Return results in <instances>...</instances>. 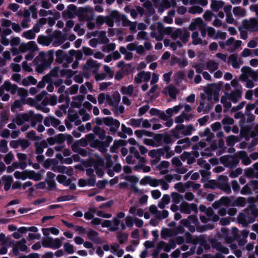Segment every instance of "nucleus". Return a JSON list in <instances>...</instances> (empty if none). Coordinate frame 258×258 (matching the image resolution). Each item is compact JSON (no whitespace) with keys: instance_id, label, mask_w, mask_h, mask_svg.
<instances>
[{"instance_id":"nucleus-58","label":"nucleus","mask_w":258,"mask_h":258,"mask_svg":"<svg viewBox=\"0 0 258 258\" xmlns=\"http://www.w3.org/2000/svg\"><path fill=\"white\" fill-rule=\"evenodd\" d=\"M23 36L26 39H33L35 37V33L32 31V30H29L23 33Z\"/></svg>"},{"instance_id":"nucleus-4","label":"nucleus","mask_w":258,"mask_h":258,"mask_svg":"<svg viewBox=\"0 0 258 258\" xmlns=\"http://www.w3.org/2000/svg\"><path fill=\"white\" fill-rule=\"evenodd\" d=\"M39 55L41 57L43 64L46 67H49L54 60V50L53 49L49 50L47 53L41 51L39 53Z\"/></svg>"},{"instance_id":"nucleus-22","label":"nucleus","mask_w":258,"mask_h":258,"mask_svg":"<svg viewBox=\"0 0 258 258\" xmlns=\"http://www.w3.org/2000/svg\"><path fill=\"white\" fill-rule=\"evenodd\" d=\"M169 96L173 99H176V95L178 93V89L173 85H170L166 87Z\"/></svg>"},{"instance_id":"nucleus-49","label":"nucleus","mask_w":258,"mask_h":258,"mask_svg":"<svg viewBox=\"0 0 258 258\" xmlns=\"http://www.w3.org/2000/svg\"><path fill=\"white\" fill-rule=\"evenodd\" d=\"M142 118L139 119H135V118H131L130 121V124L134 127H139L141 126V123L142 121Z\"/></svg>"},{"instance_id":"nucleus-18","label":"nucleus","mask_w":258,"mask_h":258,"mask_svg":"<svg viewBox=\"0 0 258 258\" xmlns=\"http://www.w3.org/2000/svg\"><path fill=\"white\" fill-rule=\"evenodd\" d=\"M2 180L5 182L4 189L5 191H8L11 186L13 181V178L12 175H4L2 177Z\"/></svg>"},{"instance_id":"nucleus-41","label":"nucleus","mask_w":258,"mask_h":258,"mask_svg":"<svg viewBox=\"0 0 258 258\" xmlns=\"http://www.w3.org/2000/svg\"><path fill=\"white\" fill-rule=\"evenodd\" d=\"M18 95L21 97L22 103L25 101V98L28 96V92L27 89L23 88H19L18 91Z\"/></svg>"},{"instance_id":"nucleus-23","label":"nucleus","mask_w":258,"mask_h":258,"mask_svg":"<svg viewBox=\"0 0 258 258\" xmlns=\"http://www.w3.org/2000/svg\"><path fill=\"white\" fill-rule=\"evenodd\" d=\"M184 129V125L181 124L177 125L175 128L172 130L171 133L172 136L176 139H178L180 138L179 131H181Z\"/></svg>"},{"instance_id":"nucleus-12","label":"nucleus","mask_w":258,"mask_h":258,"mask_svg":"<svg viewBox=\"0 0 258 258\" xmlns=\"http://www.w3.org/2000/svg\"><path fill=\"white\" fill-rule=\"evenodd\" d=\"M85 234L87 235V236L90 240L95 243L98 244L101 243L100 238L97 237L99 234L96 231L91 228H88V231H86Z\"/></svg>"},{"instance_id":"nucleus-38","label":"nucleus","mask_w":258,"mask_h":258,"mask_svg":"<svg viewBox=\"0 0 258 258\" xmlns=\"http://www.w3.org/2000/svg\"><path fill=\"white\" fill-rule=\"evenodd\" d=\"M188 11V13L191 14H196L197 13L200 14L203 12V9L199 6H194L189 8Z\"/></svg>"},{"instance_id":"nucleus-25","label":"nucleus","mask_w":258,"mask_h":258,"mask_svg":"<svg viewBox=\"0 0 258 258\" xmlns=\"http://www.w3.org/2000/svg\"><path fill=\"white\" fill-rule=\"evenodd\" d=\"M246 204V200L244 198L239 197L235 200L233 201L232 206L233 207H243Z\"/></svg>"},{"instance_id":"nucleus-52","label":"nucleus","mask_w":258,"mask_h":258,"mask_svg":"<svg viewBox=\"0 0 258 258\" xmlns=\"http://www.w3.org/2000/svg\"><path fill=\"white\" fill-rule=\"evenodd\" d=\"M75 198V196L73 195H65L61 196L57 198V201L58 202L68 201L73 200Z\"/></svg>"},{"instance_id":"nucleus-51","label":"nucleus","mask_w":258,"mask_h":258,"mask_svg":"<svg viewBox=\"0 0 258 258\" xmlns=\"http://www.w3.org/2000/svg\"><path fill=\"white\" fill-rule=\"evenodd\" d=\"M219 188L224 191L227 194H229L231 192V187L227 182L222 183Z\"/></svg>"},{"instance_id":"nucleus-33","label":"nucleus","mask_w":258,"mask_h":258,"mask_svg":"<svg viewBox=\"0 0 258 258\" xmlns=\"http://www.w3.org/2000/svg\"><path fill=\"white\" fill-rule=\"evenodd\" d=\"M233 13L235 16L244 17L245 15V10L240 7H235L233 9Z\"/></svg>"},{"instance_id":"nucleus-54","label":"nucleus","mask_w":258,"mask_h":258,"mask_svg":"<svg viewBox=\"0 0 258 258\" xmlns=\"http://www.w3.org/2000/svg\"><path fill=\"white\" fill-rule=\"evenodd\" d=\"M8 142L5 140H2L0 142V152L3 153H6L8 151L7 148Z\"/></svg>"},{"instance_id":"nucleus-8","label":"nucleus","mask_w":258,"mask_h":258,"mask_svg":"<svg viewBox=\"0 0 258 258\" xmlns=\"http://www.w3.org/2000/svg\"><path fill=\"white\" fill-rule=\"evenodd\" d=\"M125 179L132 184L131 185V188L135 194H143V191L138 188L136 184L139 181V179L135 175L127 176L125 177Z\"/></svg>"},{"instance_id":"nucleus-10","label":"nucleus","mask_w":258,"mask_h":258,"mask_svg":"<svg viewBox=\"0 0 258 258\" xmlns=\"http://www.w3.org/2000/svg\"><path fill=\"white\" fill-rule=\"evenodd\" d=\"M138 77H135V81L137 84H140L142 82V79L145 82H148L151 78V73L149 72L141 71L138 73Z\"/></svg>"},{"instance_id":"nucleus-34","label":"nucleus","mask_w":258,"mask_h":258,"mask_svg":"<svg viewBox=\"0 0 258 258\" xmlns=\"http://www.w3.org/2000/svg\"><path fill=\"white\" fill-rule=\"evenodd\" d=\"M177 144L178 145H181L183 144H185V145L182 146L183 149H186L189 146H190L191 143V141L189 138L186 137L182 139L179 140Z\"/></svg>"},{"instance_id":"nucleus-5","label":"nucleus","mask_w":258,"mask_h":258,"mask_svg":"<svg viewBox=\"0 0 258 258\" xmlns=\"http://www.w3.org/2000/svg\"><path fill=\"white\" fill-rule=\"evenodd\" d=\"M105 23L110 27L114 26V21L119 22L121 20V17L116 10L112 11L110 14L105 16Z\"/></svg>"},{"instance_id":"nucleus-14","label":"nucleus","mask_w":258,"mask_h":258,"mask_svg":"<svg viewBox=\"0 0 258 258\" xmlns=\"http://www.w3.org/2000/svg\"><path fill=\"white\" fill-rule=\"evenodd\" d=\"M77 7L74 4H70L67 7V10L64 11L62 14L63 18L67 17L72 19L74 17V15L76 13Z\"/></svg>"},{"instance_id":"nucleus-64","label":"nucleus","mask_w":258,"mask_h":258,"mask_svg":"<svg viewBox=\"0 0 258 258\" xmlns=\"http://www.w3.org/2000/svg\"><path fill=\"white\" fill-rule=\"evenodd\" d=\"M249 208L250 210L251 216L256 218L258 217V209L255 205H249Z\"/></svg>"},{"instance_id":"nucleus-2","label":"nucleus","mask_w":258,"mask_h":258,"mask_svg":"<svg viewBox=\"0 0 258 258\" xmlns=\"http://www.w3.org/2000/svg\"><path fill=\"white\" fill-rule=\"evenodd\" d=\"M42 245L44 247L56 249L60 247L62 242L58 238L54 239L52 237L48 236L46 239H43Z\"/></svg>"},{"instance_id":"nucleus-56","label":"nucleus","mask_w":258,"mask_h":258,"mask_svg":"<svg viewBox=\"0 0 258 258\" xmlns=\"http://www.w3.org/2000/svg\"><path fill=\"white\" fill-rule=\"evenodd\" d=\"M63 247L64 251L69 254H73L74 252V246L70 243H65Z\"/></svg>"},{"instance_id":"nucleus-36","label":"nucleus","mask_w":258,"mask_h":258,"mask_svg":"<svg viewBox=\"0 0 258 258\" xmlns=\"http://www.w3.org/2000/svg\"><path fill=\"white\" fill-rule=\"evenodd\" d=\"M26 240L25 239L22 238L21 240L18 241L16 245L21 251H25L28 249V247L26 245Z\"/></svg>"},{"instance_id":"nucleus-44","label":"nucleus","mask_w":258,"mask_h":258,"mask_svg":"<svg viewBox=\"0 0 258 258\" xmlns=\"http://www.w3.org/2000/svg\"><path fill=\"white\" fill-rule=\"evenodd\" d=\"M169 150H170V147L168 145H165L162 148L157 149V156L159 157L163 156L166 151H168Z\"/></svg>"},{"instance_id":"nucleus-13","label":"nucleus","mask_w":258,"mask_h":258,"mask_svg":"<svg viewBox=\"0 0 258 258\" xmlns=\"http://www.w3.org/2000/svg\"><path fill=\"white\" fill-rule=\"evenodd\" d=\"M100 67L99 63H97L96 60H94L91 58L89 59L86 64L83 66V70H88L90 69H94V71H97Z\"/></svg>"},{"instance_id":"nucleus-60","label":"nucleus","mask_w":258,"mask_h":258,"mask_svg":"<svg viewBox=\"0 0 258 258\" xmlns=\"http://www.w3.org/2000/svg\"><path fill=\"white\" fill-rule=\"evenodd\" d=\"M115 44L113 43H109L102 47V51L104 52H109L113 51L115 49Z\"/></svg>"},{"instance_id":"nucleus-61","label":"nucleus","mask_w":258,"mask_h":258,"mask_svg":"<svg viewBox=\"0 0 258 258\" xmlns=\"http://www.w3.org/2000/svg\"><path fill=\"white\" fill-rule=\"evenodd\" d=\"M242 172V169L240 168H237L234 171H232L230 173L229 176L231 178H236L238 177V175L241 174Z\"/></svg>"},{"instance_id":"nucleus-21","label":"nucleus","mask_w":258,"mask_h":258,"mask_svg":"<svg viewBox=\"0 0 258 258\" xmlns=\"http://www.w3.org/2000/svg\"><path fill=\"white\" fill-rule=\"evenodd\" d=\"M52 41V39L49 36V37L44 35H39L37 38V42L39 44L48 46Z\"/></svg>"},{"instance_id":"nucleus-11","label":"nucleus","mask_w":258,"mask_h":258,"mask_svg":"<svg viewBox=\"0 0 258 258\" xmlns=\"http://www.w3.org/2000/svg\"><path fill=\"white\" fill-rule=\"evenodd\" d=\"M206 26V24L204 22L202 19L200 17H198L196 18L194 21L190 24L189 29L190 31H194L197 29L198 26L200 28H202V27H205Z\"/></svg>"},{"instance_id":"nucleus-28","label":"nucleus","mask_w":258,"mask_h":258,"mask_svg":"<svg viewBox=\"0 0 258 258\" xmlns=\"http://www.w3.org/2000/svg\"><path fill=\"white\" fill-rule=\"evenodd\" d=\"M234 199L233 197H227L223 196L220 198L222 205L226 207L232 206L233 203L232 200Z\"/></svg>"},{"instance_id":"nucleus-29","label":"nucleus","mask_w":258,"mask_h":258,"mask_svg":"<svg viewBox=\"0 0 258 258\" xmlns=\"http://www.w3.org/2000/svg\"><path fill=\"white\" fill-rule=\"evenodd\" d=\"M69 112L68 118L70 122H74L79 118V116L73 109L69 108Z\"/></svg>"},{"instance_id":"nucleus-43","label":"nucleus","mask_w":258,"mask_h":258,"mask_svg":"<svg viewBox=\"0 0 258 258\" xmlns=\"http://www.w3.org/2000/svg\"><path fill=\"white\" fill-rule=\"evenodd\" d=\"M237 221L239 224H241L244 226H246L248 224L247 220L246 218V216L243 213H240L239 214L237 218Z\"/></svg>"},{"instance_id":"nucleus-20","label":"nucleus","mask_w":258,"mask_h":258,"mask_svg":"<svg viewBox=\"0 0 258 258\" xmlns=\"http://www.w3.org/2000/svg\"><path fill=\"white\" fill-rule=\"evenodd\" d=\"M239 159H242V163L244 165H249L251 161L249 157L247 156V153L244 151H238Z\"/></svg>"},{"instance_id":"nucleus-55","label":"nucleus","mask_w":258,"mask_h":258,"mask_svg":"<svg viewBox=\"0 0 258 258\" xmlns=\"http://www.w3.org/2000/svg\"><path fill=\"white\" fill-rule=\"evenodd\" d=\"M119 147L120 146L117 140H115L113 145L110 148V151L112 153H117Z\"/></svg>"},{"instance_id":"nucleus-46","label":"nucleus","mask_w":258,"mask_h":258,"mask_svg":"<svg viewBox=\"0 0 258 258\" xmlns=\"http://www.w3.org/2000/svg\"><path fill=\"white\" fill-rule=\"evenodd\" d=\"M62 33L60 30H55L53 32L52 34L50 35V37L52 39V38H55L56 39L57 41L55 42H57L58 43L59 41L60 40V38H61L62 36Z\"/></svg>"},{"instance_id":"nucleus-32","label":"nucleus","mask_w":258,"mask_h":258,"mask_svg":"<svg viewBox=\"0 0 258 258\" xmlns=\"http://www.w3.org/2000/svg\"><path fill=\"white\" fill-rule=\"evenodd\" d=\"M230 158H231L232 160H229V165L230 166H236L239 162L238 152L234 155H230Z\"/></svg>"},{"instance_id":"nucleus-57","label":"nucleus","mask_w":258,"mask_h":258,"mask_svg":"<svg viewBox=\"0 0 258 258\" xmlns=\"http://www.w3.org/2000/svg\"><path fill=\"white\" fill-rule=\"evenodd\" d=\"M28 50L32 52L36 51L38 49V46L34 41H29L27 43Z\"/></svg>"},{"instance_id":"nucleus-50","label":"nucleus","mask_w":258,"mask_h":258,"mask_svg":"<svg viewBox=\"0 0 258 258\" xmlns=\"http://www.w3.org/2000/svg\"><path fill=\"white\" fill-rule=\"evenodd\" d=\"M112 96V99L114 100V107H117L120 101V95L119 92L117 91H116L113 93Z\"/></svg>"},{"instance_id":"nucleus-7","label":"nucleus","mask_w":258,"mask_h":258,"mask_svg":"<svg viewBox=\"0 0 258 258\" xmlns=\"http://www.w3.org/2000/svg\"><path fill=\"white\" fill-rule=\"evenodd\" d=\"M242 88L240 86V88L235 89L234 91H232L230 93L225 92V95L227 98L232 101L233 103H236L241 98L242 93Z\"/></svg>"},{"instance_id":"nucleus-16","label":"nucleus","mask_w":258,"mask_h":258,"mask_svg":"<svg viewBox=\"0 0 258 258\" xmlns=\"http://www.w3.org/2000/svg\"><path fill=\"white\" fill-rule=\"evenodd\" d=\"M242 25L245 29H248L249 27L254 29L258 27V21L254 18H251L249 21L245 19L242 21Z\"/></svg>"},{"instance_id":"nucleus-35","label":"nucleus","mask_w":258,"mask_h":258,"mask_svg":"<svg viewBox=\"0 0 258 258\" xmlns=\"http://www.w3.org/2000/svg\"><path fill=\"white\" fill-rule=\"evenodd\" d=\"M69 54L75 56L76 60H80L82 58L83 53L80 50H75L74 49L70 50Z\"/></svg>"},{"instance_id":"nucleus-40","label":"nucleus","mask_w":258,"mask_h":258,"mask_svg":"<svg viewBox=\"0 0 258 258\" xmlns=\"http://www.w3.org/2000/svg\"><path fill=\"white\" fill-rule=\"evenodd\" d=\"M194 130H195L194 126L192 124H189L186 126H184V129L182 130L181 133L184 136H189Z\"/></svg>"},{"instance_id":"nucleus-15","label":"nucleus","mask_w":258,"mask_h":258,"mask_svg":"<svg viewBox=\"0 0 258 258\" xmlns=\"http://www.w3.org/2000/svg\"><path fill=\"white\" fill-rule=\"evenodd\" d=\"M212 247L213 248H215L217 250L220 251L224 254H228L229 249L227 247L224 246L219 241H212L211 242Z\"/></svg>"},{"instance_id":"nucleus-39","label":"nucleus","mask_w":258,"mask_h":258,"mask_svg":"<svg viewBox=\"0 0 258 258\" xmlns=\"http://www.w3.org/2000/svg\"><path fill=\"white\" fill-rule=\"evenodd\" d=\"M172 201L175 204H179L181 200L183 199V196L178 192H173L171 194Z\"/></svg>"},{"instance_id":"nucleus-27","label":"nucleus","mask_w":258,"mask_h":258,"mask_svg":"<svg viewBox=\"0 0 258 258\" xmlns=\"http://www.w3.org/2000/svg\"><path fill=\"white\" fill-rule=\"evenodd\" d=\"M120 126V122L116 119H114L111 125L110 126L109 132L112 135H114L117 132Z\"/></svg>"},{"instance_id":"nucleus-48","label":"nucleus","mask_w":258,"mask_h":258,"mask_svg":"<svg viewBox=\"0 0 258 258\" xmlns=\"http://www.w3.org/2000/svg\"><path fill=\"white\" fill-rule=\"evenodd\" d=\"M207 67L209 70L215 71L218 69V63L213 60H209L207 63Z\"/></svg>"},{"instance_id":"nucleus-62","label":"nucleus","mask_w":258,"mask_h":258,"mask_svg":"<svg viewBox=\"0 0 258 258\" xmlns=\"http://www.w3.org/2000/svg\"><path fill=\"white\" fill-rule=\"evenodd\" d=\"M14 155L12 152H9L4 157V161L7 164H10L14 159Z\"/></svg>"},{"instance_id":"nucleus-47","label":"nucleus","mask_w":258,"mask_h":258,"mask_svg":"<svg viewBox=\"0 0 258 258\" xmlns=\"http://www.w3.org/2000/svg\"><path fill=\"white\" fill-rule=\"evenodd\" d=\"M26 170L24 172H20L17 171L14 173V176L17 179H21L22 180H25L27 179L26 176Z\"/></svg>"},{"instance_id":"nucleus-3","label":"nucleus","mask_w":258,"mask_h":258,"mask_svg":"<svg viewBox=\"0 0 258 258\" xmlns=\"http://www.w3.org/2000/svg\"><path fill=\"white\" fill-rule=\"evenodd\" d=\"M33 115L34 111L31 110H29L28 113H18L16 115L15 119H13L12 121L15 122L18 125L20 126L23 125L25 121H29L31 116Z\"/></svg>"},{"instance_id":"nucleus-9","label":"nucleus","mask_w":258,"mask_h":258,"mask_svg":"<svg viewBox=\"0 0 258 258\" xmlns=\"http://www.w3.org/2000/svg\"><path fill=\"white\" fill-rule=\"evenodd\" d=\"M223 85L222 82H219L218 83H212L209 84V87L205 91L206 94L207 96V99L208 101H211L212 99L213 95V88L214 87L218 90H220Z\"/></svg>"},{"instance_id":"nucleus-17","label":"nucleus","mask_w":258,"mask_h":258,"mask_svg":"<svg viewBox=\"0 0 258 258\" xmlns=\"http://www.w3.org/2000/svg\"><path fill=\"white\" fill-rule=\"evenodd\" d=\"M34 146L36 148L35 153L37 155L42 154L44 151V149L48 147V144L45 140H42L40 143L35 142Z\"/></svg>"},{"instance_id":"nucleus-63","label":"nucleus","mask_w":258,"mask_h":258,"mask_svg":"<svg viewBox=\"0 0 258 258\" xmlns=\"http://www.w3.org/2000/svg\"><path fill=\"white\" fill-rule=\"evenodd\" d=\"M56 143L62 144L66 141V136L63 134H58L55 136Z\"/></svg>"},{"instance_id":"nucleus-24","label":"nucleus","mask_w":258,"mask_h":258,"mask_svg":"<svg viewBox=\"0 0 258 258\" xmlns=\"http://www.w3.org/2000/svg\"><path fill=\"white\" fill-rule=\"evenodd\" d=\"M56 62L61 63L65 60V56H67V54L64 53V51L61 49H59L56 51Z\"/></svg>"},{"instance_id":"nucleus-45","label":"nucleus","mask_w":258,"mask_h":258,"mask_svg":"<svg viewBox=\"0 0 258 258\" xmlns=\"http://www.w3.org/2000/svg\"><path fill=\"white\" fill-rule=\"evenodd\" d=\"M91 211L93 212H96V214L98 216L103 217L105 218H110L111 217L112 215L109 213H105L104 212L102 211H97L96 209H94L93 210L91 209Z\"/></svg>"},{"instance_id":"nucleus-30","label":"nucleus","mask_w":258,"mask_h":258,"mask_svg":"<svg viewBox=\"0 0 258 258\" xmlns=\"http://www.w3.org/2000/svg\"><path fill=\"white\" fill-rule=\"evenodd\" d=\"M120 91L122 94H126L132 96L134 92V87L132 85H128L127 87L122 86Z\"/></svg>"},{"instance_id":"nucleus-53","label":"nucleus","mask_w":258,"mask_h":258,"mask_svg":"<svg viewBox=\"0 0 258 258\" xmlns=\"http://www.w3.org/2000/svg\"><path fill=\"white\" fill-rule=\"evenodd\" d=\"M161 247H160L161 248V249H163L164 251L166 252H170L171 248H170L169 245L165 241H160L159 242V246Z\"/></svg>"},{"instance_id":"nucleus-42","label":"nucleus","mask_w":258,"mask_h":258,"mask_svg":"<svg viewBox=\"0 0 258 258\" xmlns=\"http://www.w3.org/2000/svg\"><path fill=\"white\" fill-rule=\"evenodd\" d=\"M100 42L101 44H107L109 42V40L106 36V32L104 31H101L100 32L99 35Z\"/></svg>"},{"instance_id":"nucleus-37","label":"nucleus","mask_w":258,"mask_h":258,"mask_svg":"<svg viewBox=\"0 0 258 258\" xmlns=\"http://www.w3.org/2000/svg\"><path fill=\"white\" fill-rule=\"evenodd\" d=\"M128 234L127 233L119 232L117 235V238L120 244H123L128 239Z\"/></svg>"},{"instance_id":"nucleus-31","label":"nucleus","mask_w":258,"mask_h":258,"mask_svg":"<svg viewBox=\"0 0 258 258\" xmlns=\"http://www.w3.org/2000/svg\"><path fill=\"white\" fill-rule=\"evenodd\" d=\"M174 235L171 229L164 228L161 232V236L163 239H166L167 237Z\"/></svg>"},{"instance_id":"nucleus-6","label":"nucleus","mask_w":258,"mask_h":258,"mask_svg":"<svg viewBox=\"0 0 258 258\" xmlns=\"http://www.w3.org/2000/svg\"><path fill=\"white\" fill-rule=\"evenodd\" d=\"M180 211L182 213L189 214L191 211L198 213V209L197 205L195 203L188 204L187 202H183L180 206Z\"/></svg>"},{"instance_id":"nucleus-59","label":"nucleus","mask_w":258,"mask_h":258,"mask_svg":"<svg viewBox=\"0 0 258 258\" xmlns=\"http://www.w3.org/2000/svg\"><path fill=\"white\" fill-rule=\"evenodd\" d=\"M182 34V31L181 29L178 28L176 29L175 31H173L172 35L171 36V38L174 40H176L178 37H180Z\"/></svg>"},{"instance_id":"nucleus-1","label":"nucleus","mask_w":258,"mask_h":258,"mask_svg":"<svg viewBox=\"0 0 258 258\" xmlns=\"http://www.w3.org/2000/svg\"><path fill=\"white\" fill-rule=\"evenodd\" d=\"M93 132L98 137L99 140L102 141L103 144H100L97 149L102 153H106L107 151V148L113 141V138L110 136H106V131L98 126H94Z\"/></svg>"},{"instance_id":"nucleus-19","label":"nucleus","mask_w":258,"mask_h":258,"mask_svg":"<svg viewBox=\"0 0 258 258\" xmlns=\"http://www.w3.org/2000/svg\"><path fill=\"white\" fill-rule=\"evenodd\" d=\"M225 3L222 1L212 0L211 8L215 12H217L224 5Z\"/></svg>"},{"instance_id":"nucleus-26","label":"nucleus","mask_w":258,"mask_h":258,"mask_svg":"<svg viewBox=\"0 0 258 258\" xmlns=\"http://www.w3.org/2000/svg\"><path fill=\"white\" fill-rule=\"evenodd\" d=\"M5 85L9 86V88H6L7 91H11L12 94H15L18 91L19 87L16 84H12L9 81L5 82Z\"/></svg>"}]
</instances>
